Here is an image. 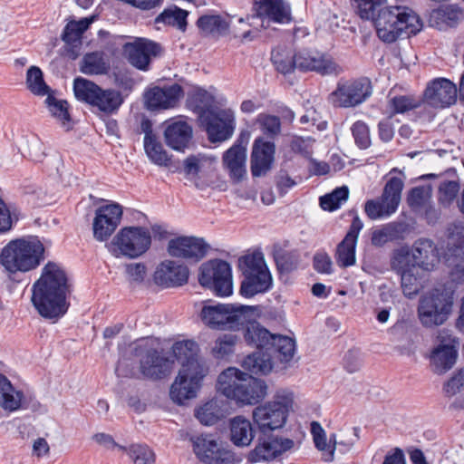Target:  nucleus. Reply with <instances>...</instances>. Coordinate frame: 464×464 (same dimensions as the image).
Returning <instances> with one entry per match:
<instances>
[{"label": "nucleus", "mask_w": 464, "mask_h": 464, "mask_svg": "<svg viewBox=\"0 0 464 464\" xmlns=\"http://www.w3.org/2000/svg\"><path fill=\"white\" fill-rule=\"evenodd\" d=\"M111 244L122 256L136 258L150 248L151 236L146 227H126L116 234Z\"/></svg>", "instance_id": "nucleus-17"}, {"label": "nucleus", "mask_w": 464, "mask_h": 464, "mask_svg": "<svg viewBox=\"0 0 464 464\" xmlns=\"http://www.w3.org/2000/svg\"><path fill=\"white\" fill-rule=\"evenodd\" d=\"M123 55L134 68L148 72L150 69L152 58L159 57L162 47L159 43L147 38H136L122 46Z\"/></svg>", "instance_id": "nucleus-20"}, {"label": "nucleus", "mask_w": 464, "mask_h": 464, "mask_svg": "<svg viewBox=\"0 0 464 464\" xmlns=\"http://www.w3.org/2000/svg\"><path fill=\"white\" fill-rule=\"evenodd\" d=\"M348 187H338L334 188L331 193L320 197V206L324 210L334 211L341 207L343 202H345L348 199Z\"/></svg>", "instance_id": "nucleus-41"}, {"label": "nucleus", "mask_w": 464, "mask_h": 464, "mask_svg": "<svg viewBox=\"0 0 464 464\" xmlns=\"http://www.w3.org/2000/svg\"><path fill=\"white\" fill-rule=\"evenodd\" d=\"M73 92L77 100L96 107L105 114L117 112L124 101L120 91L102 89L95 82L82 77L74 79Z\"/></svg>", "instance_id": "nucleus-11"}, {"label": "nucleus", "mask_w": 464, "mask_h": 464, "mask_svg": "<svg viewBox=\"0 0 464 464\" xmlns=\"http://www.w3.org/2000/svg\"><path fill=\"white\" fill-rule=\"evenodd\" d=\"M253 308L239 304L204 302L200 312V319L210 329L221 331H239L242 322H246L247 313Z\"/></svg>", "instance_id": "nucleus-8"}, {"label": "nucleus", "mask_w": 464, "mask_h": 464, "mask_svg": "<svg viewBox=\"0 0 464 464\" xmlns=\"http://www.w3.org/2000/svg\"><path fill=\"white\" fill-rule=\"evenodd\" d=\"M188 102L200 117L203 111L212 109L211 105L214 102V97L208 91L197 88L188 95Z\"/></svg>", "instance_id": "nucleus-46"}, {"label": "nucleus", "mask_w": 464, "mask_h": 464, "mask_svg": "<svg viewBox=\"0 0 464 464\" xmlns=\"http://www.w3.org/2000/svg\"><path fill=\"white\" fill-rule=\"evenodd\" d=\"M144 150L148 158L156 165H167L169 156L163 149L162 144L158 140L157 137L150 140L144 141Z\"/></svg>", "instance_id": "nucleus-47"}, {"label": "nucleus", "mask_w": 464, "mask_h": 464, "mask_svg": "<svg viewBox=\"0 0 464 464\" xmlns=\"http://www.w3.org/2000/svg\"><path fill=\"white\" fill-rule=\"evenodd\" d=\"M464 18V14L456 5H447L432 10L430 14L429 24L440 31L456 27Z\"/></svg>", "instance_id": "nucleus-33"}, {"label": "nucleus", "mask_w": 464, "mask_h": 464, "mask_svg": "<svg viewBox=\"0 0 464 464\" xmlns=\"http://www.w3.org/2000/svg\"><path fill=\"white\" fill-rule=\"evenodd\" d=\"M193 136L192 127L185 121H170L164 130L165 143L171 149L181 151L188 147Z\"/></svg>", "instance_id": "nucleus-30"}, {"label": "nucleus", "mask_w": 464, "mask_h": 464, "mask_svg": "<svg viewBox=\"0 0 464 464\" xmlns=\"http://www.w3.org/2000/svg\"><path fill=\"white\" fill-rule=\"evenodd\" d=\"M230 440L237 447L249 446L256 431L249 420L243 416H236L230 420Z\"/></svg>", "instance_id": "nucleus-34"}, {"label": "nucleus", "mask_w": 464, "mask_h": 464, "mask_svg": "<svg viewBox=\"0 0 464 464\" xmlns=\"http://www.w3.org/2000/svg\"><path fill=\"white\" fill-rule=\"evenodd\" d=\"M195 415L199 422L206 426L214 425L220 419L219 411L217 407V403L214 401L205 403L196 411Z\"/></svg>", "instance_id": "nucleus-53"}, {"label": "nucleus", "mask_w": 464, "mask_h": 464, "mask_svg": "<svg viewBox=\"0 0 464 464\" xmlns=\"http://www.w3.org/2000/svg\"><path fill=\"white\" fill-rule=\"evenodd\" d=\"M198 282L218 296H228L233 292L231 266L218 258L205 262L199 267Z\"/></svg>", "instance_id": "nucleus-13"}, {"label": "nucleus", "mask_w": 464, "mask_h": 464, "mask_svg": "<svg viewBox=\"0 0 464 464\" xmlns=\"http://www.w3.org/2000/svg\"><path fill=\"white\" fill-rule=\"evenodd\" d=\"M45 103L51 114L59 119L64 124L65 121H70L71 117L68 111V102L64 100H57L54 96L48 94L45 99Z\"/></svg>", "instance_id": "nucleus-54"}, {"label": "nucleus", "mask_w": 464, "mask_h": 464, "mask_svg": "<svg viewBox=\"0 0 464 464\" xmlns=\"http://www.w3.org/2000/svg\"><path fill=\"white\" fill-rule=\"evenodd\" d=\"M106 63L100 54L91 53L83 56L81 66L82 72L85 74H102L106 72Z\"/></svg>", "instance_id": "nucleus-49"}, {"label": "nucleus", "mask_w": 464, "mask_h": 464, "mask_svg": "<svg viewBox=\"0 0 464 464\" xmlns=\"http://www.w3.org/2000/svg\"><path fill=\"white\" fill-rule=\"evenodd\" d=\"M27 88L35 95L44 96L49 94L50 87L44 80L42 70L37 66H31L26 73Z\"/></svg>", "instance_id": "nucleus-43"}, {"label": "nucleus", "mask_w": 464, "mask_h": 464, "mask_svg": "<svg viewBox=\"0 0 464 464\" xmlns=\"http://www.w3.org/2000/svg\"><path fill=\"white\" fill-rule=\"evenodd\" d=\"M218 389L237 403L252 405L265 398L267 387L264 381L237 368L229 367L218 375Z\"/></svg>", "instance_id": "nucleus-6"}, {"label": "nucleus", "mask_w": 464, "mask_h": 464, "mask_svg": "<svg viewBox=\"0 0 464 464\" xmlns=\"http://www.w3.org/2000/svg\"><path fill=\"white\" fill-rule=\"evenodd\" d=\"M333 263L331 257L326 253H316L313 258L314 269L321 274H331Z\"/></svg>", "instance_id": "nucleus-64"}, {"label": "nucleus", "mask_w": 464, "mask_h": 464, "mask_svg": "<svg viewBox=\"0 0 464 464\" xmlns=\"http://www.w3.org/2000/svg\"><path fill=\"white\" fill-rule=\"evenodd\" d=\"M372 92V82L367 77L353 81L339 82L330 94L335 107H355L365 102Z\"/></svg>", "instance_id": "nucleus-19"}, {"label": "nucleus", "mask_w": 464, "mask_h": 464, "mask_svg": "<svg viewBox=\"0 0 464 464\" xmlns=\"http://www.w3.org/2000/svg\"><path fill=\"white\" fill-rule=\"evenodd\" d=\"M413 262L418 268L430 271L438 261V250L434 242L428 238L418 239L412 247Z\"/></svg>", "instance_id": "nucleus-31"}, {"label": "nucleus", "mask_w": 464, "mask_h": 464, "mask_svg": "<svg viewBox=\"0 0 464 464\" xmlns=\"http://www.w3.org/2000/svg\"><path fill=\"white\" fill-rule=\"evenodd\" d=\"M464 387V369L458 370L444 384L442 391L447 397L459 393Z\"/></svg>", "instance_id": "nucleus-60"}, {"label": "nucleus", "mask_w": 464, "mask_h": 464, "mask_svg": "<svg viewBox=\"0 0 464 464\" xmlns=\"http://www.w3.org/2000/svg\"><path fill=\"white\" fill-rule=\"evenodd\" d=\"M188 11L178 7L177 5H172L169 8H165L155 18V23L177 27L179 30L185 32L188 25Z\"/></svg>", "instance_id": "nucleus-38"}, {"label": "nucleus", "mask_w": 464, "mask_h": 464, "mask_svg": "<svg viewBox=\"0 0 464 464\" xmlns=\"http://www.w3.org/2000/svg\"><path fill=\"white\" fill-rule=\"evenodd\" d=\"M193 452L205 464H233L234 458L227 450L215 434H199L191 436Z\"/></svg>", "instance_id": "nucleus-18"}, {"label": "nucleus", "mask_w": 464, "mask_h": 464, "mask_svg": "<svg viewBox=\"0 0 464 464\" xmlns=\"http://www.w3.org/2000/svg\"><path fill=\"white\" fill-rule=\"evenodd\" d=\"M274 259L280 273H289L297 268L299 254L296 250L279 249L274 252Z\"/></svg>", "instance_id": "nucleus-44"}, {"label": "nucleus", "mask_w": 464, "mask_h": 464, "mask_svg": "<svg viewBox=\"0 0 464 464\" xmlns=\"http://www.w3.org/2000/svg\"><path fill=\"white\" fill-rule=\"evenodd\" d=\"M199 120L212 143L225 141L234 133L235 115L230 109L212 108L203 111Z\"/></svg>", "instance_id": "nucleus-16"}, {"label": "nucleus", "mask_w": 464, "mask_h": 464, "mask_svg": "<svg viewBox=\"0 0 464 464\" xmlns=\"http://www.w3.org/2000/svg\"><path fill=\"white\" fill-rule=\"evenodd\" d=\"M209 249V245L201 237L180 236L168 243V253L172 257L181 258L189 264L202 260Z\"/></svg>", "instance_id": "nucleus-21"}, {"label": "nucleus", "mask_w": 464, "mask_h": 464, "mask_svg": "<svg viewBox=\"0 0 464 464\" xmlns=\"http://www.w3.org/2000/svg\"><path fill=\"white\" fill-rule=\"evenodd\" d=\"M400 276L403 295L408 298H413L420 289L419 270L403 271Z\"/></svg>", "instance_id": "nucleus-50"}, {"label": "nucleus", "mask_w": 464, "mask_h": 464, "mask_svg": "<svg viewBox=\"0 0 464 464\" xmlns=\"http://www.w3.org/2000/svg\"><path fill=\"white\" fill-rule=\"evenodd\" d=\"M134 354L140 358V373L143 380L157 382L170 375L174 361L162 351L140 342L135 345Z\"/></svg>", "instance_id": "nucleus-12"}, {"label": "nucleus", "mask_w": 464, "mask_h": 464, "mask_svg": "<svg viewBox=\"0 0 464 464\" xmlns=\"http://www.w3.org/2000/svg\"><path fill=\"white\" fill-rule=\"evenodd\" d=\"M183 94L182 87L174 83L169 86H155L144 93L145 104L148 110H166L175 106Z\"/></svg>", "instance_id": "nucleus-27"}, {"label": "nucleus", "mask_w": 464, "mask_h": 464, "mask_svg": "<svg viewBox=\"0 0 464 464\" xmlns=\"http://www.w3.org/2000/svg\"><path fill=\"white\" fill-rule=\"evenodd\" d=\"M454 291L450 287H436L420 297L418 317L425 328L444 324L452 313Z\"/></svg>", "instance_id": "nucleus-7"}, {"label": "nucleus", "mask_w": 464, "mask_h": 464, "mask_svg": "<svg viewBox=\"0 0 464 464\" xmlns=\"http://www.w3.org/2000/svg\"><path fill=\"white\" fill-rule=\"evenodd\" d=\"M409 332V324L405 319H399L397 322L388 330V334L391 336L392 342H401L407 338Z\"/></svg>", "instance_id": "nucleus-63"}, {"label": "nucleus", "mask_w": 464, "mask_h": 464, "mask_svg": "<svg viewBox=\"0 0 464 464\" xmlns=\"http://www.w3.org/2000/svg\"><path fill=\"white\" fill-rule=\"evenodd\" d=\"M69 285L65 272L54 262H48L41 276L32 285L31 301L38 314L56 322L69 307L66 301Z\"/></svg>", "instance_id": "nucleus-2"}, {"label": "nucleus", "mask_w": 464, "mask_h": 464, "mask_svg": "<svg viewBox=\"0 0 464 464\" xmlns=\"http://www.w3.org/2000/svg\"><path fill=\"white\" fill-rule=\"evenodd\" d=\"M276 145L274 141L257 137L253 143L250 157V169L253 177L266 176L275 161Z\"/></svg>", "instance_id": "nucleus-24"}, {"label": "nucleus", "mask_w": 464, "mask_h": 464, "mask_svg": "<svg viewBox=\"0 0 464 464\" xmlns=\"http://www.w3.org/2000/svg\"><path fill=\"white\" fill-rule=\"evenodd\" d=\"M457 86L446 78H438L430 82L425 92L424 98L430 106L445 108L457 100Z\"/></svg>", "instance_id": "nucleus-26"}, {"label": "nucleus", "mask_w": 464, "mask_h": 464, "mask_svg": "<svg viewBox=\"0 0 464 464\" xmlns=\"http://www.w3.org/2000/svg\"><path fill=\"white\" fill-rule=\"evenodd\" d=\"M393 113H404L420 106V102L411 96L399 95L391 99Z\"/></svg>", "instance_id": "nucleus-59"}, {"label": "nucleus", "mask_w": 464, "mask_h": 464, "mask_svg": "<svg viewBox=\"0 0 464 464\" xmlns=\"http://www.w3.org/2000/svg\"><path fill=\"white\" fill-rule=\"evenodd\" d=\"M357 14L362 19L372 20L378 37L385 43L398 38H409L419 34L423 23L420 16L404 5H382L386 0H354Z\"/></svg>", "instance_id": "nucleus-1"}, {"label": "nucleus", "mask_w": 464, "mask_h": 464, "mask_svg": "<svg viewBox=\"0 0 464 464\" xmlns=\"http://www.w3.org/2000/svg\"><path fill=\"white\" fill-rule=\"evenodd\" d=\"M74 24V20L70 21L63 28L62 34V40L68 45L72 47H78L82 45V34L78 31V27L76 25L72 26Z\"/></svg>", "instance_id": "nucleus-61"}, {"label": "nucleus", "mask_w": 464, "mask_h": 464, "mask_svg": "<svg viewBox=\"0 0 464 464\" xmlns=\"http://www.w3.org/2000/svg\"><path fill=\"white\" fill-rule=\"evenodd\" d=\"M295 66L301 72L313 71L321 75L336 72V64L325 55L313 53L309 51H299L295 53Z\"/></svg>", "instance_id": "nucleus-29"}, {"label": "nucleus", "mask_w": 464, "mask_h": 464, "mask_svg": "<svg viewBox=\"0 0 464 464\" xmlns=\"http://www.w3.org/2000/svg\"><path fill=\"white\" fill-rule=\"evenodd\" d=\"M364 210L368 218L372 220L381 218L382 217H389L395 211H392L389 208V204L382 201H377L373 199L367 200L364 206Z\"/></svg>", "instance_id": "nucleus-58"}, {"label": "nucleus", "mask_w": 464, "mask_h": 464, "mask_svg": "<svg viewBox=\"0 0 464 464\" xmlns=\"http://www.w3.org/2000/svg\"><path fill=\"white\" fill-rule=\"evenodd\" d=\"M391 266L399 275L403 271L418 270L411 252L407 247H400L393 251Z\"/></svg>", "instance_id": "nucleus-42"}, {"label": "nucleus", "mask_w": 464, "mask_h": 464, "mask_svg": "<svg viewBox=\"0 0 464 464\" xmlns=\"http://www.w3.org/2000/svg\"><path fill=\"white\" fill-rule=\"evenodd\" d=\"M203 158L200 155H189L182 161V173L185 177L193 181L198 188L202 187L198 182V174L202 168Z\"/></svg>", "instance_id": "nucleus-48"}, {"label": "nucleus", "mask_w": 464, "mask_h": 464, "mask_svg": "<svg viewBox=\"0 0 464 464\" xmlns=\"http://www.w3.org/2000/svg\"><path fill=\"white\" fill-rule=\"evenodd\" d=\"M238 268L244 276L239 289L243 297L251 298L271 289L272 276L261 253L241 256L238 259Z\"/></svg>", "instance_id": "nucleus-9"}, {"label": "nucleus", "mask_w": 464, "mask_h": 464, "mask_svg": "<svg viewBox=\"0 0 464 464\" xmlns=\"http://www.w3.org/2000/svg\"><path fill=\"white\" fill-rule=\"evenodd\" d=\"M197 26L205 34L216 38L228 34L229 24L219 14L201 15L197 21Z\"/></svg>", "instance_id": "nucleus-37"}, {"label": "nucleus", "mask_w": 464, "mask_h": 464, "mask_svg": "<svg viewBox=\"0 0 464 464\" xmlns=\"http://www.w3.org/2000/svg\"><path fill=\"white\" fill-rule=\"evenodd\" d=\"M278 359L272 351L256 350L242 362V367L254 374H267L272 370V359Z\"/></svg>", "instance_id": "nucleus-35"}, {"label": "nucleus", "mask_w": 464, "mask_h": 464, "mask_svg": "<svg viewBox=\"0 0 464 464\" xmlns=\"http://www.w3.org/2000/svg\"><path fill=\"white\" fill-rule=\"evenodd\" d=\"M271 61L277 72L283 74L291 73L296 69L295 54L292 56L283 52H272Z\"/></svg>", "instance_id": "nucleus-56"}, {"label": "nucleus", "mask_w": 464, "mask_h": 464, "mask_svg": "<svg viewBox=\"0 0 464 464\" xmlns=\"http://www.w3.org/2000/svg\"><path fill=\"white\" fill-rule=\"evenodd\" d=\"M237 335L233 334H225L220 335L214 343L211 353L216 359H227L234 353L235 346L238 342Z\"/></svg>", "instance_id": "nucleus-40"}, {"label": "nucleus", "mask_w": 464, "mask_h": 464, "mask_svg": "<svg viewBox=\"0 0 464 464\" xmlns=\"http://www.w3.org/2000/svg\"><path fill=\"white\" fill-rule=\"evenodd\" d=\"M24 394L15 390L9 379L0 373V406L9 411L20 409Z\"/></svg>", "instance_id": "nucleus-36"}, {"label": "nucleus", "mask_w": 464, "mask_h": 464, "mask_svg": "<svg viewBox=\"0 0 464 464\" xmlns=\"http://www.w3.org/2000/svg\"><path fill=\"white\" fill-rule=\"evenodd\" d=\"M18 220L15 211H11L5 201L0 198V232L9 231L13 222Z\"/></svg>", "instance_id": "nucleus-62"}, {"label": "nucleus", "mask_w": 464, "mask_h": 464, "mask_svg": "<svg viewBox=\"0 0 464 464\" xmlns=\"http://www.w3.org/2000/svg\"><path fill=\"white\" fill-rule=\"evenodd\" d=\"M262 132L270 139L276 137L281 131L280 118L276 115L261 113L257 117Z\"/></svg>", "instance_id": "nucleus-52"}, {"label": "nucleus", "mask_w": 464, "mask_h": 464, "mask_svg": "<svg viewBox=\"0 0 464 464\" xmlns=\"http://www.w3.org/2000/svg\"><path fill=\"white\" fill-rule=\"evenodd\" d=\"M115 373L120 378L142 379L140 373V365L137 366L135 362L130 358L119 359Z\"/></svg>", "instance_id": "nucleus-57"}, {"label": "nucleus", "mask_w": 464, "mask_h": 464, "mask_svg": "<svg viewBox=\"0 0 464 464\" xmlns=\"http://www.w3.org/2000/svg\"><path fill=\"white\" fill-rule=\"evenodd\" d=\"M171 350L174 357L181 362V369L170 386L169 396L174 402L182 405L185 401L197 396L208 369L198 357L199 348L195 341L176 342Z\"/></svg>", "instance_id": "nucleus-3"}, {"label": "nucleus", "mask_w": 464, "mask_h": 464, "mask_svg": "<svg viewBox=\"0 0 464 464\" xmlns=\"http://www.w3.org/2000/svg\"><path fill=\"white\" fill-rule=\"evenodd\" d=\"M447 255L458 259H464V234L461 231L454 233L448 228Z\"/></svg>", "instance_id": "nucleus-51"}, {"label": "nucleus", "mask_w": 464, "mask_h": 464, "mask_svg": "<svg viewBox=\"0 0 464 464\" xmlns=\"http://www.w3.org/2000/svg\"><path fill=\"white\" fill-rule=\"evenodd\" d=\"M122 208L119 204H110L97 208L92 223L93 237L98 241L107 240L119 226Z\"/></svg>", "instance_id": "nucleus-23"}, {"label": "nucleus", "mask_w": 464, "mask_h": 464, "mask_svg": "<svg viewBox=\"0 0 464 464\" xmlns=\"http://www.w3.org/2000/svg\"><path fill=\"white\" fill-rule=\"evenodd\" d=\"M363 224L359 217H354L344 238L336 248V262L341 267H348L355 263V247Z\"/></svg>", "instance_id": "nucleus-28"}, {"label": "nucleus", "mask_w": 464, "mask_h": 464, "mask_svg": "<svg viewBox=\"0 0 464 464\" xmlns=\"http://www.w3.org/2000/svg\"><path fill=\"white\" fill-rule=\"evenodd\" d=\"M295 446L293 440L276 435L274 432L256 431V446L246 455L249 463H269L292 450Z\"/></svg>", "instance_id": "nucleus-14"}, {"label": "nucleus", "mask_w": 464, "mask_h": 464, "mask_svg": "<svg viewBox=\"0 0 464 464\" xmlns=\"http://www.w3.org/2000/svg\"><path fill=\"white\" fill-rule=\"evenodd\" d=\"M133 464H154L156 455L154 451L145 444H132L123 450Z\"/></svg>", "instance_id": "nucleus-45"}, {"label": "nucleus", "mask_w": 464, "mask_h": 464, "mask_svg": "<svg viewBox=\"0 0 464 464\" xmlns=\"http://www.w3.org/2000/svg\"><path fill=\"white\" fill-rule=\"evenodd\" d=\"M351 130L354 142L359 149L366 150L371 146L370 130L365 122L362 121H355Z\"/></svg>", "instance_id": "nucleus-55"}, {"label": "nucleus", "mask_w": 464, "mask_h": 464, "mask_svg": "<svg viewBox=\"0 0 464 464\" xmlns=\"http://www.w3.org/2000/svg\"><path fill=\"white\" fill-rule=\"evenodd\" d=\"M44 246L35 236L11 240L0 253V266L8 274L28 272L44 259Z\"/></svg>", "instance_id": "nucleus-5"}, {"label": "nucleus", "mask_w": 464, "mask_h": 464, "mask_svg": "<svg viewBox=\"0 0 464 464\" xmlns=\"http://www.w3.org/2000/svg\"><path fill=\"white\" fill-rule=\"evenodd\" d=\"M403 187V180L398 177H392L384 186L381 199L389 204L392 211H396L399 207Z\"/></svg>", "instance_id": "nucleus-39"}, {"label": "nucleus", "mask_w": 464, "mask_h": 464, "mask_svg": "<svg viewBox=\"0 0 464 464\" xmlns=\"http://www.w3.org/2000/svg\"><path fill=\"white\" fill-rule=\"evenodd\" d=\"M188 276L187 266L174 260H164L154 272V282L164 288L179 287L188 283Z\"/></svg>", "instance_id": "nucleus-25"}, {"label": "nucleus", "mask_w": 464, "mask_h": 464, "mask_svg": "<svg viewBox=\"0 0 464 464\" xmlns=\"http://www.w3.org/2000/svg\"><path fill=\"white\" fill-rule=\"evenodd\" d=\"M459 348L458 337L450 332H440L437 336V343L429 355L431 371L441 375L452 369L458 359Z\"/></svg>", "instance_id": "nucleus-15"}, {"label": "nucleus", "mask_w": 464, "mask_h": 464, "mask_svg": "<svg viewBox=\"0 0 464 464\" xmlns=\"http://www.w3.org/2000/svg\"><path fill=\"white\" fill-rule=\"evenodd\" d=\"M256 5L259 16H266L278 24H289L293 21L290 4L285 0H261Z\"/></svg>", "instance_id": "nucleus-32"}, {"label": "nucleus", "mask_w": 464, "mask_h": 464, "mask_svg": "<svg viewBox=\"0 0 464 464\" xmlns=\"http://www.w3.org/2000/svg\"><path fill=\"white\" fill-rule=\"evenodd\" d=\"M250 306L253 310L247 313L248 316L246 322H242L240 328L244 330L246 343L256 346L257 350L272 351L277 353L281 362L291 361L295 352V340L285 335L271 334L256 320L260 312L259 306Z\"/></svg>", "instance_id": "nucleus-4"}, {"label": "nucleus", "mask_w": 464, "mask_h": 464, "mask_svg": "<svg viewBox=\"0 0 464 464\" xmlns=\"http://www.w3.org/2000/svg\"><path fill=\"white\" fill-rule=\"evenodd\" d=\"M294 396L291 392L278 391L274 401L256 407L252 412L254 423L257 430L274 432L285 426Z\"/></svg>", "instance_id": "nucleus-10"}, {"label": "nucleus", "mask_w": 464, "mask_h": 464, "mask_svg": "<svg viewBox=\"0 0 464 464\" xmlns=\"http://www.w3.org/2000/svg\"><path fill=\"white\" fill-rule=\"evenodd\" d=\"M250 139V131H240L234 144L223 154V164L229 170L230 178L239 182L246 173V146Z\"/></svg>", "instance_id": "nucleus-22"}]
</instances>
